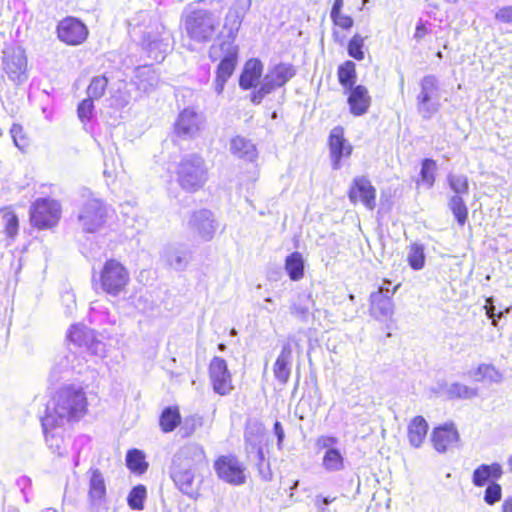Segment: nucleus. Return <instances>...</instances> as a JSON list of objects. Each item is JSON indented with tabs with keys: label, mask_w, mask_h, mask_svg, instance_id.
Wrapping results in <instances>:
<instances>
[{
	"label": "nucleus",
	"mask_w": 512,
	"mask_h": 512,
	"mask_svg": "<svg viewBox=\"0 0 512 512\" xmlns=\"http://www.w3.org/2000/svg\"><path fill=\"white\" fill-rule=\"evenodd\" d=\"M207 463V453L201 445H186L178 451L172 460L171 479L182 493L195 498L199 492L195 472Z\"/></svg>",
	"instance_id": "nucleus-1"
},
{
	"label": "nucleus",
	"mask_w": 512,
	"mask_h": 512,
	"mask_svg": "<svg viewBox=\"0 0 512 512\" xmlns=\"http://www.w3.org/2000/svg\"><path fill=\"white\" fill-rule=\"evenodd\" d=\"M88 410L86 393L81 387L67 385L62 387L53 399V408H47L42 418V427L46 433L48 427L58 425L59 419L77 421L83 417Z\"/></svg>",
	"instance_id": "nucleus-2"
},
{
	"label": "nucleus",
	"mask_w": 512,
	"mask_h": 512,
	"mask_svg": "<svg viewBox=\"0 0 512 512\" xmlns=\"http://www.w3.org/2000/svg\"><path fill=\"white\" fill-rule=\"evenodd\" d=\"M222 11L211 5L194 6L182 16V25L187 37L196 43H207L218 33Z\"/></svg>",
	"instance_id": "nucleus-3"
},
{
	"label": "nucleus",
	"mask_w": 512,
	"mask_h": 512,
	"mask_svg": "<svg viewBox=\"0 0 512 512\" xmlns=\"http://www.w3.org/2000/svg\"><path fill=\"white\" fill-rule=\"evenodd\" d=\"M226 23H230L228 32L229 41L219 44V49L224 53L215 71V91L221 94L228 79L233 75L239 55V47L235 44L238 31L242 24V17L237 11H229L226 15Z\"/></svg>",
	"instance_id": "nucleus-4"
},
{
	"label": "nucleus",
	"mask_w": 512,
	"mask_h": 512,
	"mask_svg": "<svg viewBox=\"0 0 512 512\" xmlns=\"http://www.w3.org/2000/svg\"><path fill=\"white\" fill-rule=\"evenodd\" d=\"M91 283L96 291L116 297L127 291L130 273L124 263L116 258H109L98 272L93 273Z\"/></svg>",
	"instance_id": "nucleus-5"
},
{
	"label": "nucleus",
	"mask_w": 512,
	"mask_h": 512,
	"mask_svg": "<svg viewBox=\"0 0 512 512\" xmlns=\"http://www.w3.org/2000/svg\"><path fill=\"white\" fill-rule=\"evenodd\" d=\"M205 161L198 155L183 158L177 167L176 175L180 187L190 193L202 189L207 181Z\"/></svg>",
	"instance_id": "nucleus-6"
},
{
	"label": "nucleus",
	"mask_w": 512,
	"mask_h": 512,
	"mask_svg": "<svg viewBox=\"0 0 512 512\" xmlns=\"http://www.w3.org/2000/svg\"><path fill=\"white\" fill-rule=\"evenodd\" d=\"M62 207L58 200L43 197L35 199L29 208V221L37 230L56 227L61 219Z\"/></svg>",
	"instance_id": "nucleus-7"
},
{
	"label": "nucleus",
	"mask_w": 512,
	"mask_h": 512,
	"mask_svg": "<svg viewBox=\"0 0 512 512\" xmlns=\"http://www.w3.org/2000/svg\"><path fill=\"white\" fill-rule=\"evenodd\" d=\"M213 468L221 482L240 487L247 483L249 473L244 462L235 454H221L214 459Z\"/></svg>",
	"instance_id": "nucleus-8"
},
{
	"label": "nucleus",
	"mask_w": 512,
	"mask_h": 512,
	"mask_svg": "<svg viewBox=\"0 0 512 512\" xmlns=\"http://www.w3.org/2000/svg\"><path fill=\"white\" fill-rule=\"evenodd\" d=\"M347 197L350 204L361 205L368 211H374L377 206V189L366 175H358L351 180Z\"/></svg>",
	"instance_id": "nucleus-9"
},
{
	"label": "nucleus",
	"mask_w": 512,
	"mask_h": 512,
	"mask_svg": "<svg viewBox=\"0 0 512 512\" xmlns=\"http://www.w3.org/2000/svg\"><path fill=\"white\" fill-rule=\"evenodd\" d=\"M327 146L331 166L334 170H338L343 163L348 160L354 151L353 145L345 136V128L337 125L331 129L327 138Z\"/></svg>",
	"instance_id": "nucleus-10"
},
{
	"label": "nucleus",
	"mask_w": 512,
	"mask_h": 512,
	"mask_svg": "<svg viewBox=\"0 0 512 512\" xmlns=\"http://www.w3.org/2000/svg\"><path fill=\"white\" fill-rule=\"evenodd\" d=\"M207 371L214 393L219 396H227L234 390L233 376L224 358L214 356L208 364Z\"/></svg>",
	"instance_id": "nucleus-11"
},
{
	"label": "nucleus",
	"mask_w": 512,
	"mask_h": 512,
	"mask_svg": "<svg viewBox=\"0 0 512 512\" xmlns=\"http://www.w3.org/2000/svg\"><path fill=\"white\" fill-rule=\"evenodd\" d=\"M56 35L60 42L67 46H79L89 37L87 25L75 16H66L56 25Z\"/></svg>",
	"instance_id": "nucleus-12"
},
{
	"label": "nucleus",
	"mask_w": 512,
	"mask_h": 512,
	"mask_svg": "<svg viewBox=\"0 0 512 512\" xmlns=\"http://www.w3.org/2000/svg\"><path fill=\"white\" fill-rule=\"evenodd\" d=\"M67 340L74 347L87 355H97L101 342L96 338L95 331L83 324H73L67 331Z\"/></svg>",
	"instance_id": "nucleus-13"
},
{
	"label": "nucleus",
	"mask_w": 512,
	"mask_h": 512,
	"mask_svg": "<svg viewBox=\"0 0 512 512\" xmlns=\"http://www.w3.org/2000/svg\"><path fill=\"white\" fill-rule=\"evenodd\" d=\"M107 217V206L100 200H92L84 206L79 220L84 231L93 233L105 224Z\"/></svg>",
	"instance_id": "nucleus-14"
},
{
	"label": "nucleus",
	"mask_w": 512,
	"mask_h": 512,
	"mask_svg": "<svg viewBox=\"0 0 512 512\" xmlns=\"http://www.w3.org/2000/svg\"><path fill=\"white\" fill-rule=\"evenodd\" d=\"M294 349L301 350L299 341L289 339L281 348L280 354L273 365V373L277 381L283 385L287 384L291 375Z\"/></svg>",
	"instance_id": "nucleus-15"
},
{
	"label": "nucleus",
	"mask_w": 512,
	"mask_h": 512,
	"mask_svg": "<svg viewBox=\"0 0 512 512\" xmlns=\"http://www.w3.org/2000/svg\"><path fill=\"white\" fill-rule=\"evenodd\" d=\"M3 70L8 79L17 84L26 79L27 59L24 54L15 49L4 51Z\"/></svg>",
	"instance_id": "nucleus-16"
},
{
	"label": "nucleus",
	"mask_w": 512,
	"mask_h": 512,
	"mask_svg": "<svg viewBox=\"0 0 512 512\" xmlns=\"http://www.w3.org/2000/svg\"><path fill=\"white\" fill-rule=\"evenodd\" d=\"M344 92L347 96L349 112L353 116L360 117L369 111L372 104V96L365 85L358 84L344 90Z\"/></svg>",
	"instance_id": "nucleus-17"
},
{
	"label": "nucleus",
	"mask_w": 512,
	"mask_h": 512,
	"mask_svg": "<svg viewBox=\"0 0 512 512\" xmlns=\"http://www.w3.org/2000/svg\"><path fill=\"white\" fill-rule=\"evenodd\" d=\"M337 443V438L334 436H320L316 440L319 448H326L322 458V466L325 470L330 472L340 471L344 469L345 461L339 449L333 446Z\"/></svg>",
	"instance_id": "nucleus-18"
},
{
	"label": "nucleus",
	"mask_w": 512,
	"mask_h": 512,
	"mask_svg": "<svg viewBox=\"0 0 512 512\" xmlns=\"http://www.w3.org/2000/svg\"><path fill=\"white\" fill-rule=\"evenodd\" d=\"M87 500L91 507L98 508L107 500V486L103 473L98 468L88 470Z\"/></svg>",
	"instance_id": "nucleus-19"
},
{
	"label": "nucleus",
	"mask_w": 512,
	"mask_h": 512,
	"mask_svg": "<svg viewBox=\"0 0 512 512\" xmlns=\"http://www.w3.org/2000/svg\"><path fill=\"white\" fill-rule=\"evenodd\" d=\"M438 91V80L434 75H426L420 81V92L417 95V105L424 117L430 118L438 110V106L431 105V101Z\"/></svg>",
	"instance_id": "nucleus-20"
},
{
	"label": "nucleus",
	"mask_w": 512,
	"mask_h": 512,
	"mask_svg": "<svg viewBox=\"0 0 512 512\" xmlns=\"http://www.w3.org/2000/svg\"><path fill=\"white\" fill-rule=\"evenodd\" d=\"M200 130L198 113L191 109H183L174 124V135L179 139L193 138Z\"/></svg>",
	"instance_id": "nucleus-21"
},
{
	"label": "nucleus",
	"mask_w": 512,
	"mask_h": 512,
	"mask_svg": "<svg viewBox=\"0 0 512 512\" xmlns=\"http://www.w3.org/2000/svg\"><path fill=\"white\" fill-rule=\"evenodd\" d=\"M459 439V432L452 422L436 426L431 434L432 445L440 453H444L453 447Z\"/></svg>",
	"instance_id": "nucleus-22"
},
{
	"label": "nucleus",
	"mask_w": 512,
	"mask_h": 512,
	"mask_svg": "<svg viewBox=\"0 0 512 512\" xmlns=\"http://www.w3.org/2000/svg\"><path fill=\"white\" fill-rule=\"evenodd\" d=\"M296 75L292 64L279 63L271 67L265 75L264 84L271 92L283 87Z\"/></svg>",
	"instance_id": "nucleus-23"
},
{
	"label": "nucleus",
	"mask_w": 512,
	"mask_h": 512,
	"mask_svg": "<svg viewBox=\"0 0 512 512\" xmlns=\"http://www.w3.org/2000/svg\"><path fill=\"white\" fill-rule=\"evenodd\" d=\"M503 475L502 465L498 462L481 464L472 474V483L476 487H483L489 482L496 483Z\"/></svg>",
	"instance_id": "nucleus-24"
},
{
	"label": "nucleus",
	"mask_w": 512,
	"mask_h": 512,
	"mask_svg": "<svg viewBox=\"0 0 512 512\" xmlns=\"http://www.w3.org/2000/svg\"><path fill=\"white\" fill-rule=\"evenodd\" d=\"M392 297L383 292V287L372 292L369 297V312L375 318L387 317L393 312Z\"/></svg>",
	"instance_id": "nucleus-25"
},
{
	"label": "nucleus",
	"mask_w": 512,
	"mask_h": 512,
	"mask_svg": "<svg viewBox=\"0 0 512 512\" xmlns=\"http://www.w3.org/2000/svg\"><path fill=\"white\" fill-rule=\"evenodd\" d=\"M263 74V64L259 59H249L240 74L239 86L243 90L256 87Z\"/></svg>",
	"instance_id": "nucleus-26"
},
{
	"label": "nucleus",
	"mask_w": 512,
	"mask_h": 512,
	"mask_svg": "<svg viewBox=\"0 0 512 512\" xmlns=\"http://www.w3.org/2000/svg\"><path fill=\"white\" fill-rule=\"evenodd\" d=\"M438 171L437 161L432 158H424L421 161V168L418 178L415 180L416 187L431 189L436 183Z\"/></svg>",
	"instance_id": "nucleus-27"
},
{
	"label": "nucleus",
	"mask_w": 512,
	"mask_h": 512,
	"mask_svg": "<svg viewBox=\"0 0 512 512\" xmlns=\"http://www.w3.org/2000/svg\"><path fill=\"white\" fill-rule=\"evenodd\" d=\"M428 424L424 417L415 416L407 428V436L410 444L416 448L420 447L426 439Z\"/></svg>",
	"instance_id": "nucleus-28"
},
{
	"label": "nucleus",
	"mask_w": 512,
	"mask_h": 512,
	"mask_svg": "<svg viewBox=\"0 0 512 512\" xmlns=\"http://www.w3.org/2000/svg\"><path fill=\"white\" fill-rule=\"evenodd\" d=\"M182 421L180 408L177 405L165 407L159 415V426L163 433L174 431Z\"/></svg>",
	"instance_id": "nucleus-29"
},
{
	"label": "nucleus",
	"mask_w": 512,
	"mask_h": 512,
	"mask_svg": "<svg viewBox=\"0 0 512 512\" xmlns=\"http://www.w3.org/2000/svg\"><path fill=\"white\" fill-rule=\"evenodd\" d=\"M231 152L235 156L248 161H253L257 158L256 146L248 139L242 136H235L230 141Z\"/></svg>",
	"instance_id": "nucleus-30"
},
{
	"label": "nucleus",
	"mask_w": 512,
	"mask_h": 512,
	"mask_svg": "<svg viewBox=\"0 0 512 512\" xmlns=\"http://www.w3.org/2000/svg\"><path fill=\"white\" fill-rule=\"evenodd\" d=\"M333 28H332V39L335 43L342 45L345 42L346 36L343 34L344 31L348 32L354 26V20L351 16L340 13L330 17Z\"/></svg>",
	"instance_id": "nucleus-31"
},
{
	"label": "nucleus",
	"mask_w": 512,
	"mask_h": 512,
	"mask_svg": "<svg viewBox=\"0 0 512 512\" xmlns=\"http://www.w3.org/2000/svg\"><path fill=\"white\" fill-rule=\"evenodd\" d=\"M337 79L340 86L346 90L357 85V68L352 60H346L337 67Z\"/></svg>",
	"instance_id": "nucleus-32"
},
{
	"label": "nucleus",
	"mask_w": 512,
	"mask_h": 512,
	"mask_svg": "<svg viewBox=\"0 0 512 512\" xmlns=\"http://www.w3.org/2000/svg\"><path fill=\"white\" fill-rule=\"evenodd\" d=\"M285 270L292 281H299L305 275L304 258L300 252H293L285 259Z\"/></svg>",
	"instance_id": "nucleus-33"
},
{
	"label": "nucleus",
	"mask_w": 512,
	"mask_h": 512,
	"mask_svg": "<svg viewBox=\"0 0 512 512\" xmlns=\"http://www.w3.org/2000/svg\"><path fill=\"white\" fill-rule=\"evenodd\" d=\"M448 207L453 214L457 224L463 227L469 218V210L465 200L458 195H453L448 200Z\"/></svg>",
	"instance_id": "nucleus-34"
},
{
	"label": "nucleus",
	"mask_w": 512,
	"mask_h": 512,
	"mask_svg": "<svg viewBox=\"0 0 512 512\" xmlns=\"http://www.w3.org/2000/svg\"><path fill=\"white\" fill-rule=\"evenodd\" d=\"M126 466L132 473L142 475L148 469L145 454L136 448L128 450L126 454Z\"/></svg>",
	"instance_id": "nucleus-35"
},
{
	"label": "nucleus",
	"mask_w": 512,
	"mask_h": 512,
	"mask_svg": "<svg viewBox=\"0 0 512 512\" xmlns=\"http://www.w3.org/2000/svg\"><path fill=\"white\" fill-rule=\"evenodd\" d=\"M365 37L355 33L347 43L348 55L356 61H362L365 58Z\"/></svg>",
	"instance_id": "nucleus-36"
},
{
	"label": "nucleus",
	"mask_w": 512,
	"mask_h": 512,
	"mask_svg": "<svg viewBox=\"0 0 512 512\" xmlns=\"http://www.w3.org/2000/svg\"><path fill=\"white\" fill-rule=\"evenodd\" d=\"M474 379L479 382H496L501 374L492 364H480L474 371Z\"/></svg>",
	"instance_id": "nucleus-37"
},
{
	"label": "nucleus",
	"mask_w": 512,
	"mask_h": 512,
	"mask_svg": "<svg viewBox=\"0 0 512 512\" xmlns=\"http://www.w3.org/2000/svg\"><path fill=\"white\" fill-rule=\"evenodd\" d=\"M147 497L146 487L142 484L134 486L128 496L127 503L132 510H143Z\"/></svg>",
	"instance_id": "nucleus-38"
},
{
	"label": "nucleus",
	"mask_w": 512,
	"mask_h": 512,
	"mask_svg": "<svg viewBox=\"0 0 512 512\" xmlns=\"http://www.w3.org/2000/svg\"><path fill=\"white\" fill-rule=\"evenodd\" d=\"M107 86L108 78L106 76H94L87 86V96L93 100L100 99L105 94Z\"/></svg>",
	"instance_id": "nucleus-39"
},
{
	"label": "nucleus",
	"mask_w": 512,
	"mask_h": 512,
	"mask_svg": "<svg viewBox=\"0 0 512 512\" xmlns=\"http://www.w3.org/2000/svg\"><path fill=\"white\" fill-rule=\"evenodd\" d=\"M447 184L454 195L461 196L469 193V181L465 175L449 174Z\"/></svg>",
	"instance_id": "nucleus-40"
},
{
	"label": "nucleus",
	"mask_w": 512,
	"mask_h": 512,
	"mask_svg": "<svg viewBox=\"0 0 512 512\" xmlns=\"http://www.w3.org/2000/svg\"><path fill=\"white\" fill-rule=\"evenodd\" d=\"M14 144L22 151L27 152L31 147V139L20 124H13L10 129Z\"/></svg>",
	"instance_id": "nucleus-41"
},
{
	"label": "nucleus",
	"mask_w": 512,
	"mask_h": 512,
	"mask_svg": "<svg viewBox=\"0 0 512 512\" xmlns=\"http://www.w3.org/2000/svg\"><path fill=\"white\" fill-rule=\"evenodd\" d=\"M476 390L469 388L460 383L452 384L447 390V396L449 399H470L476 396Z\"/></svg>",
	"instance_id": "nucleus-42"
},
{
	"label": "nucleus",
	"mask_w": 512,
	"mask_h": 512,
	"mask_svg": "<svg viewBox=\"0 0 512 512\" xmlns=\"http://www.w3.org/2000/svg\"><path fill=\"white\" fill-rule=\"evenodd\" d=\"M257 463H256V469L258 471V474L260 478L265 481H271L273 478V472L271 469L270 462L266 460L263 449L259 448L257 452Z\"/></svg>",
	"instance_id": "nucleus-43"
},
{
	"label": "nucleus",
	"mask_w": 512,
	"mask_h": 512,
	"mask_svg": "<svg viewBox=\"0 0 512 512\" xmlns=\"http://www.w3.org/2000/svg\"><path fill=\"white\" fill-rule=\"evenodd\" d=\"M3 217L5 219L4 231L9 238L14 239L19 231L18 216L14 211L6 210Z\"/></svg>",
	"instance_id": "nucleus-44"
},
{
	"label": "nucleus",
	"mask_w": 512,
	"mask_h": 512,
	"mask_svg": "<svg viewBox=\"0 0 512 512\" xmlns=\"http://www.w3.org/2000/svg\"><path fill=\"white\" fill-rule=\"evenodd\" d=\"M93 101V99L87 97L78 104L77 115L82 123H88L91 121L94 111Z\"/></svg>",
	"instance_id": "nucleus-45"
},
{
	"label": "nucleus",
	"mask_w": 512,
	"mask_h": 512,
	"mask_svg": "<svg viewBox=\"0 0 512 512\" xmlns=\"http://www.w3.org/2000/svg\"><path fill=\"white\" fill-rule=\"evenodd\" d=\"M408 263L410 267L414 270H420L424 267L425 264V255L423 248L418 245H414L411 247Z\"/></svg>",
	"instance_id": "nucleus-46"
},
{
	"label": "nucleus",
	"mask_w": 512,
	"mask_h": 512,
	"mask_svg": "<svg viewBox=\"0 0 512 512\" xmlns=\"http://www.w3.org/2000/svg\"><path fill=\"white\" fill-rule=\"evenodd\" d=\"M310 296H307L305 299H299L298 301H294L290 305V313L292 316L298 319H305L309 315L310 308L308 305Z\"/></svg>",
	"instance_id": "nucleus-47"
},
{
	"label": "nucleus",
	"mask_w": 512,
	"mask_h": 512,
	"mask_svg": "<svg viewBox=\"0 0 512 512\" xmlns=\"http://www.w3.org/2000/svg\"><path fill=\"white\" fill-rule=\"evenodd\" d=\"M502 498V488L498 483H490L485 489L484 501L488 505H494Z\"/></svg>",
	"instance_id": "nucleus-48"
},
{
	"label": "nucleus",
	"mask_w": 512,
	"mask_h": 512,
	"mask_svg": "<svg viewBox=\"0 0 512 512\" xmlns=\"http://www.w3.org/2000/svg\"><path fill=\"white\" fill-rule=\"evenodd\" d=\"M494 17L501 24L512 25V4L500 7Z\"/></svg>",
	"instance_id": "nucleus-49"
},
{
	"label": "nucleus",
	"mask_w": 512,
	"mask_h": 512,
	"mask_svg": "<svg viewBox=\"0 0 512 512\" xmlns=\"http://www.w3.org/2000/svg\"><path fill=\"white\" fill-rule=\"evenodd\" d=\"M271 91L269 89L266 88V85L263 83L260 88L257 90V91H254L252 94H251V101L254 103V104H259L261 103L262 99L270 94Z\"/></svg>",
	"instance_id": "nucleus-50"
},
{
	"label": "nucleus",
	"mask_w": 512,
	"mask_h": 512,
	"mask_svg": "<svg viewBox=\"0 0 512 512\" xmlns=\"http://www.w3.org/2000/svg\"><path fill=\"white\" fill-rule=\"evenodd\" d=\"M273 431L277 437V448L280 450L283 446V441L285 437L284 429L282 424L279 421H275L273 425Z\"/></svg>",
	"instance_id": "nucleus-51"
},
{
	"label": "nucleus",
	"mask_w": 512,
	"mask_h": 512,
	"mask_svg": "<svg viewBox=\"0 0 512 512\" xmlns=\"http://www.w3.org/2000/svg\"><path fill=\"white\" fill-rule=\"evenodd\" d=\"M428 28L423 21H418L415 27L414 38L420 41L428 34Z\"/></svg>",
	"instance_id": "nucleus-52"
},
{
	"label": "nucleus",
	"mask_w": 512,
	"mask_h": 512,
	"mask_svg": "<svg viewBox=\"0 0 512 512\" xmlns=\"http://www.w3.org/2000/svg\"><path fill=\"white\" fill-rule=\"evenodd\" d=\"M336 500V497H324L322 495H318L315 498L316 507L321 510V512H326L324 509V505H328Z\"/></svg>",
	"instance_id": "nucleus-53"
},
{
	"label": "nucleus",
	"mask_w": 512,
	"mask_h": 512,
	"mask_svg": "<svg viewBox=\"0 0 512 512\" xmlns=\"http://www.w3.org/2000/svg\"><path fill=\"white\" fill-rule=\"evenodd\" d=\"M343 5H344L343 0H334V2L332 4L331 11H330V17H334V15L342 13Z\"/></svg>",
	"instance_id": "nucleus-54"
},
{
	"label": "nucleus",
	"mask_w": 512,
	"mask_h": 512,
	"mask_svg": "<svg viewBox=\"0 0 512 512\" xmlns=\"http://www.w3.org/2000/svg\"><path fill=\"white\" fill-rule=\"evenodd\" d=\"M502 512H512V498H507L502 504Z\"/></svg>",
	"instance_id": "nucleus-55"
},
{
	"label": "nucleus",
	"mask_w": 512,
	"mask_h": 512,
	"mask_svg": "<svg viewBox=\"0 0 512 512\" xmlns=\"http://www.w3.org/2000/svg\"><path fill=\"white\" fill-rule=\"evenodd\" d=\"M508 467H509V470L512 472V455L508 458Z\"/></svg>",
	"instance_id": "nucleus-56"
},
{
	"label": "nucleus",
	"mask_w": 512,
	"mask_h": 512,
	"mask_svg": "<svg viewBox=\"0 0 512 512\" xmlns=\"http://www.w3.org/2000/svg\"><path fill=\"white\" fill-rule=\"evenodd\" d=\"M487 315L491 318L493 317V307L487 308Z\"/></svg>",
	"instance_id": "nucleus-57"
},
{
	"label": "nucleus",
	"mask_w": 512,
	"mask_h": 512,
	"mask_svg": "<svg viewBox=\"0 0 512 512\" xmlns=\"http://www.w3.org/2000/svg\"><path fill=\"white\" fill-rule=\"evenodd\" d=\"M251 439H252V433H250L249 435H245L246 442H249Z\"/></svg>",
	"instance_id": "nucleus-58"
},
{
	"label": "nucleus",
	"mask_w": 512,
	"mask_h": 512,
	"mask_svg": "<svg viewBox=\"0 0 512 512\" xmlns=\"http://www.w3.org/2000/svg\"><path fill=\"white\" fill-rule=\"evenodd\" d=\"M447 2H450V3H455L457 2L458 0H446Z\"/></svg>",
	"instance_id": "nucleus-59"
},
{
	"label": "nucleus",
	"mask_w": 512,
	"mask_h": 512,
	"mask_svg": "<svg viewBox=\"0 0 512 512\" xmlns=\"http://www.w3.org/2000/svg\"><path fill=\"white\" fill-rule=\"evenodd\" d=\"M298 484V481H295L292 488H295Z\"/></svg>",
	"instance_id": "nucleus-60"
},
{
	"label": "nucleus",
	"mask_w": 512,
	"mask_h": 512,
	"mask_svg": "<svg viewBox=\"0 0 512 512\" xmlns=\"http://www.w3.org/2000/svg\"><path fill=\"white\" fill-rule=\"evenodd\" d=\"M399 285H396L393 289V293L396 291V289H398Z\"/></svg>",
	"instance_id": "nucleus-61"
},
{
	"label": "nucleus",
	"mask_w": 512,
	"mask_h": 512,
	"mask_svg": "<svg viewBox=\"0 0 512 512\" xmlns=\"http://www.w3.org/2000/svg\"><path fill=\"white\" fill-rule=\"evenodd\" d=\"M437 56H438V57H442L441 52H438V53H437Z\"/></svg>",
	"instance_id": "nucleus-62"
},
{
	"label": "nucleus",
	"mask_w": 512,
	"mask_h": 512,
	"mask_svg": "<svg viewBox=\"0 0 512 512\" xmlns=\"http://www.w3.org/2000/svg\"><path fill=\"white\" fill-rule=\"evenodd\" d=\"M349 298H350L351 300H353V299H354V296L351 294V295L349 296Z\"/></svg>",
	"instance_id": "nucleus-63"
}]
</instances>
